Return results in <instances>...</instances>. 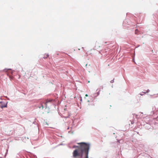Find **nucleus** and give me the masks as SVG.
Segmentation results:
<instances>
[{
  "label": "nucleus",
  "instance_id": "nucleus-1",
  "mask_svg": "<svg viewBox=\"0 0 158 158\" xmlns=\"http://www.w3.org/2000/svg\"><path fill=\"white\" fill-rule=\"evenodd\" d=\"M79 146L73 145V148H76L72 153V158H88L90 148L89 143L85 142L77 143Z\"/></svg>",
  "mask_w": 158,
  "mask_h": 158
},
{
  "label": "nucleus",
  "instance_id": "nucleus-2",
  "mask_svg": "<svg viewBox=\"0 0 158 158\" xmlns=\"http://www.w3.org/2000/svg\"><path fill=\"white\" fill-rule=\"evenodd\" d=\"M7 104L4 103L3 102H0V108L2 109L3 107H6Z\"/></svg>",
  "mask_w": 158,
  "mask_h": 158
},
{
  "label": "nucleus",
  "instance_id": "nucleus-3",
  "mask_svg": "<svg viewBox=\"0 0 158 158\" xmlns=\"http://www.w3.org/2000/svg\"><path fill=\"white\" fill-rule=\"evenodd\" d=\"M52 100H53L52 99L47 100H46V102L44 103V104L45 105V108H46L47 107L48 103L49 102H51Z\"/></svg>",
  "mask_w": 158,
  "mask_h": 158
},
{
  "label": "nucleus",
  "instance_id": "nucleus-4",
  "mask_svg": "<svg viewBox=\"0 0 158 158\" xmlns=\"http://www.w3.org/2000/svg\"><path fill=\"white\" fill-rule=\"evenodd\" d=\"M43 58L44 59L49 58V55L48 54H45L44 55V56L43 57Z\"/></svg>",
  "mask_w": 158,
  "mask_h": 158
},
{
  "label": "nucleus",
  "instance_id": "nucleus-5",
  "mask_svg": "<svg viewBox=\"0 0 158 158\" xmlns=\"http://www.w3.org/2000/svg\"><path fill=\"white\" fill-rule=\"evenodd\" d=\"M38 107L40 108H42V109H43L44 108V106L41 103L40 104V105L38 106Z\"/></svg>",
  "mask_w": 158,
  "mask_h": 158
},
{
  "label": "nucleus",
  "instance_id": "nucleus-6",
  "mask_svg": "<svg viewBox=\"0 0 158 158\" xmlns=\"http://www.w3.org/2000/svg\"><path fill=\"white\" fill-rule=\"evenodd\" d=\"M10 70V69H5L3 71L0 70V72H1L3 71H5V72H7L8 70Z\"/></svg>",
  "mask_w": 158,
  "mask_h": 158
},
{
  "label": "nucleus",
  "instance_id": "nucleus-7",
  "mask_svg": "<svg viewBox=\"0 0 158 158\" xmlns=\"http://www.w3.org/2000/svg\"><path fill=\"white\" fill-rule=\"evenodd\" d=\"M100 90H99L97 93V95L95 96V97H96L97 96H98L99 94H100Z\"/></svg>",
  "mask_w": 158,
  "mask_h": 158
},
{
  "label": "nucleus",
  "instance_id": "nucleus-8",
  "mask_svg": "<svg viewBox=\"0 0 158 158\" xmlns=\"http://www.w3.org/2000/svg\"><path fill=\"white\" fill-rule=\"evenodd\" d=\"M114 79L113 80H112L110 81V82L111 83H113L114 82Z\"/></svg>",
  "mask_w": 158,
  "mask_h": 158
},
{
  "label": "nucleus",
  "instance_id": "nucleus-9",
  "mask_svg": "<svg viewBox=\"0 0 158 158\" xmlns=\"http://www.w3.org/2000/svg\"><path fill=\"white\" fill-rule=\"evenodd\" d=\"M90 97H91V98H92V100L91 101H93V100L95 98H93L92 97V96H90Z\"/></svg>",
  "mask_w": 158,
  "mask_h": 158
},
{
  "label": "nucleus",
  "instance_id": "nucleus-10",
  "mask_svg": "<svg viewBox=\"0 0 158 158\" xmlns=\"http://www.w3.org/2000/svg\"><path fill=\"white\" fill-rule=\"evenodd\" d=\"M150 92V90L148 89L147 91H146V93H148Z\"/></svg>",
  "mask_w": 158,
  "mask_h": 158
},
{
  "label": "nucleus",
  "instance_id": "nucleus-11",
  "mask_svg": "<svg viewBox=\"0 0 158 158\" xmlns=\"http://www.w3.org/2000/svg\"><path fill=\"white\" fill-rule=\"evenodd\" d=\"M82 97L81 96L80 97V101L81 102L82 101Z\"/></svg>",
  "mask_w": 158,
  "mask_h": 158
},
{
  "label": "nucleus",
  "instance_id": "nucleus-12",
  "mask_svg": "<svg viewBox=\"0 0 158 158\" xmlns=\"http://www.w3.org/2000/svg\"><path fill=\"white\" fill-rule=\"evenodd\" d=\"M142 93H143L144 94H146V93H147L146 92H142Z\"/></svg>",
  "mask_w": 158,
  "mask_h": 158
},
{
  "label": "nucleus",
  "instance_id": "nucleus-13",
  "mask_svg": "<svg viewBox=\"0 0 158 158\" xmlns=\"http://www.w3.org/2000/svg\"><path fill=\"white\" fill-rule=\"evenodd\" d=\"M85 96L86 97H88V95L87 94H86Z\"/></svg>",
  "mask_w": 158,
  "mask_h": 158
},
{
  "label": "nucleus",
  "instance_id": "nucleus-14",
  "mask_svg": "<svg viewBox=\"0 0 158 158\" xmlns=\"http://www.w3.org/2000/svg\"><path fill=\"white\" fill-rule=\"evenodd\" d=\"M134 60H132V61H133V62H134Z\"/></svg>",
  "mask_w": 158,
  "mask_h": 158
},
{
  "label": "nucleus",
  "instance_id": "nucleus-15",
  "mask_svg": "<svg viewBox=\"0 0 158 158\" xmlns=\"http://www.w3.org/2000/svg\"><path fill=\"white\" fill-rule=\"evenodd\" d=\"M140 95H143V94H140Z\"/></svg>",
  "mask_w": 158,
  "mask_h": 158
},
{
  "label": "nucleus",
  "instance_id": "nucleus-16",
  "mask_svg": "<svg viewBox=\"0 0 158 158\" xmlns=\"http://www.w3.org/2000/svg\"><path fill=\"white\" fill-rule=\"evenodd\" d=\"M152 95H150V96L152 97Z\"/></svg>",
  "mask_w": 158,
  "mask_h": 158
},
{
  "label": "nucleus",
  "instance_id": "nucleus-17",
  "mask_svg": "<svg viewBox=\"0 0 158 158\" xmlns=\"http://www.w3.org/2000/svg\"><path fill=\"white\" fill-rule=\"evenodd\" d=\"M131 123H132V124H133V123L131 122Z\"/></svg>",
  "mask_w": 158,
  "mask_h": 158
},
{
  "label": "nucleus",
  "instance_id": "nucleus-18",
  "mask_svg": "<svg viewBox=\"0 0 158 158\" xmlns=\"http://www.w3.org/2000/svg\"><path fill=\"white\" fill-rule=\"evenodd\" d=\"M0 158H2V157H0Z\"/></svg>",
  "mask_w": 158,
  "mask_h": 158
}]
</instances>
